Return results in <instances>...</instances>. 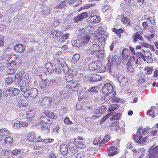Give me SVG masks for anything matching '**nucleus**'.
<instances>
[{
	"instance_id": "nucleus-1",
	"label": "nucleus",
	"mask_w": 158,
	"mask_h": 158,
	"mask_svg": "<svg viewBox=\"0 0 158 158\" xmlns=\"http://www.w3.org/2000/svg\"><path fill=\"white\" fill-rule=\"evenodd\" d=\"M94 13V11L83 12L74 17L73 20L75 23H77L86 18L89 16V17L87 19L89 23H97L100 21V18L95 15L92 16V14Z\"/></svg>"
},
{
	"instance_id": "nucleus-2",
	"label": "nucleus",
	"mask_w": 158,
	"mask_h": 158,
	"mask_svg": "<svg viewBox=\"0 0 158 158\" xmlns=\"http://www.w3.org/2000/svg\"><path fill=\"white\" fill-rule=\"evenodd\" d=\"M150 129L149 127H147L144 129H143L142 127H139L135 135L134 136V140L139 144H143L147 142V137L143 138V136L145 135V133L148 132Z\"/></svg>"
},
{
	"instance_id": "nucleus-3",
	"label": "nucleus",
	"mask_w": 158,
	"mask_h": 158,
	"mask_svg": "<svg viewBox=\"0 0 158 158\" xmlns=\"http://www.w3.org/2000/svg\"><path fill=\"white\" fill-rule=\"evenodd\" d=\"M90 36H83L80 38L72 41V45L77 47H82L86 45L89 41Z\"/></svg>"
},
{
	"instance_id": "nucleus-4",
	"label": "nucleus",
	"mask_w": 158,
	"mask_h": 158,
	"mask_svg": "<svg viewBox=\"0 0 158 158\" xmlns=\"http://www.w3.org/2000/svg\"><path fill=\"white\" fill-rule=\"evenodd\" d=\"M98 31L97 34H96L95 36L98 38L100 43H104L108 36V33L105 31L101 26L98 27Z\"/></svg>"
},
{
	"instance_id": "nucleus-5",
	"label": "nucleus",
	"mask_w": 158,
	"mask_h": 158,
	"mask_svg": "<svg viewBox=\"0 0 158 158\" xmlns=\"http://www.w3.org/2000/svg\"><path fill=\"white\" fill-rule=\"evenodd\" d=\"M108 62L109 63V68L110 69V65L111 64L116 66H118L121 62V59L117 55L113 56L111 57V56L109 55L107 58Z\"/></svg>"
},
{
	"instance_id": "nucleus-6",
	"label": "nucleus",
	"mask_w": 158,
	"mask_h": 158,
	"mask_svg": "<svg viewBox=\"0 0 158 158\" xmlns=\"http://www.w3.org/2000/svg\"><path fill=\"white\" fill-rule=\"evenodd\" d=\"M94 27L92 26H89L86 28H83L81 30V32L83 34L89 35L90 36L96 35V33L94 31Z\"/></svg>"
},
{
	"instance_id": "nucleus-7",
	"label": "nucleus",
	"mask_w": 158,
	"mask_h": 158,
	"mask_svg": "<svg viewBox=\"0 0 158 158\" xmlns=\"http://www.w3.org/2000/svg\"><path fill=\"white\" fill-rule=\"evenodd\" d=\"M149 158H158V145L152 146L149 150Z\"/></svg>"
},
{
	"instance_id": "nucleus-8",
	"label": "nucleus",
	"mask_w": 158,
	"mask_h": 158,
	"mask_svg": "<svg viewBox=\"0 0 158 158\" xmlns=\"http://www.w3.org/2000/svg\"><path fill=\"white\" fill-rule=\"evenodd\" d=\"M102 91L105 94H109L113 92L114 89L112 86L110 84L106 83L102 87Z\"/></svg>"
},
{
	"instance_id": "nucleus-9",
	"label": "nucleus",
	"mask_w": 158,
	"mask_h": 158,
	"mask_svg": "<svg viewBox=\"0 0 158 158\" xmlns=\"http://www.w3.org/2000/svg\"><path fill=\"white\" fill-rule=\"evenodd\" d=\"M27 140L32 142L34 141L38 142L42 141L43 139L40 138V136H36L34 132H31L28 134Z\"/></svg>"
},
{
	"instance_id": "nucleus-10",
	"label": "nucleus",
	"mask_w": 158,
	"mask_h": 158,
	"mask_svg": "<svg viewBox=\"0 0 158 158\" xmlns=\"http://www.w3.org/2000/svg\"><path fill=\"white\" fill-rule=\"evenodd\" d=\"M19 87L21 91L24 93L23 95L25 98H27L30 96V89H28V87L27 86V85H23L22 83H21V82H20L19 83Z\"/></svg>"
},
{
	"instance_id": "nucleus-11",
	"label": "nucleus",
	"mask_w": 158,
	"mask_h": 158,
	"mask_svg": "<svg viewBox=\"0 0 158 158\" xmlns=\"http://www.w3.org/2000/svg\"><path fill=\"white\" fill-rule=\"evenodd\" d=\"M56 62H57L60 65L63 72L64 73H67L69 72V68L66 65L64 60L62 58H59L56 59Z\"/></svg>"
},
{
	"instance_id": "nucleus-12",
	"label": "nucleus",
	"mask_w": 158,
	"mask_h": 158,
	"mask_svg": "<svg viewBox=\"0 0 158 158\" xmlns=\"http://www.w3.org/2000/svg\"><path fill=\"white\" fill-rule=\"evenodd\" d=\"M100 49V47L99 45L96 44H91L89 46V52L95 55Z\"/></svg>"
},
{
	"instance_id": "nucleus-13",
	"label": "nucleus",
	"mask_w": 158,
	"mask_h": 158,
	"mask_svg": "<svg viewBox=\"0 0 158 158\" xmlns=\"http://www.w3.org/2000/svg\"><path fill=\"white\" fill-rule=\"evenodd\" d=\"M128 62L133 66L138 67L141 64V62L137 59L135 58L134 56H131L129 59Z\"/></svg>"
},
{
	"instance_id": "nucleus-14",
	"label": "nucleus",
	"mask_w": 158,
	"mask_h": 158,
	"mask_svg": "<svg viewBox=\"0 0 158 158\" xmlns=\"http://www.w3.org/2000/svg\"><path fill=\"white\" fill-rule=\"evenodd\" d=\"M118 79L119 81L120 85L122 86H124L127 84L128 79L126 76L123 75H120L118 76Z\"/></svg>"
},
{
	"instance_id": "nucleus-15",
	"label": "nucleus",
	"mask_w": 158,
	"mask_h": 158,
	"mask_svg": "<svg viewBox=\"0 0 158 158\" xmlns=\"http://www.w3.org/2000/svg\"><path fill=\"white\" fill-rule=\"evenodd\" d=\"M30 81V78L29 75L28 74H26L23 76L18 81L19 86V83L21 82V83L27 85V84Z\"/></svg>"
},
{
	"instance_id": "nucleus-16",
	"label": "nucleus",
	"mask_w": 158,
	"mask_h": 158,
	"mask_svg": "<svg viewBox=\"0 0 158 158\" xmlns=\"http://www.w3.org/2000/svg\"><path fill=\"white\" fill-rule=\"evenodd\" d=\"M99 65H100V63L98 61H96L90 63L89 64L88 68L90 71L97 72V69H98Z\"/></svg>"
},
{
	"instance_id": "nucleus-17",
	"label": "nucleus",
	"mask_w": 158,
	"mask_h": 158,
	"mask_svg": "<svg viewBox=\"0 0 158 158\" xmlns=\"http://www.w3.org/2000/svg\"><path fill=\"white\" fill-rule=\"evenodd\" d=\"M40 122L43 124H51V120H50L47 115L45 114L41 116L40 118Z\"/></svg>"
},
{
	"instance_id": "nucleus-18",
	"label": "nucleus",
	"mask_w": 158,
	"mask_h": 158,
	"mask_svg": "<svg viewBox=\"0 0 158 158\" xmlns=\"http://www.w3.org/2000/svg\"><path fill=\"white\" fill-rule=\"evenodd\" d=\"M122 60H126L128 58L130 55V52L129 49L126 48H124L122 52Z\"/></svg>"
},
{
	"instance_id": "nucleus-19",
	"label": "nucleus",
	"mask_w": 158,
	"mask_h": 158,
	"mask_svg": "<svg viewBox=\"0 0 158 158\" xmlns=\"http://www.w3.org/2000/svg\"><path fill=\"white\" fill-rule=\"evenodd\" d=\"M142 52H139L140 56L143 60L145 61L146 60V58L150 56L151 53L150 52L145 51L143 49L142 50Z\"/></svg>"
},
{
	"instance_id": "nucleus-20",
	"label": "nucleus",
	"mask_w": 158,
	"mask_h": 158,
	"mask_svg": "<svg viewBox=\"0 0 158 158\" xmlns=\"http://www.w3.org/2000/svg\"><path fill=\"white\" fill-rule=\"evenodd\" d=\"M117 147H110L109 149L107 150L108 151V155L109 156H112L116 155L117 153Z\"/></svg>"
},
{
	"instance_id": "nucleus-21",
	"label": "nucleus",
	"mask_w": 158,
	"mask_h": 158,
	"mask_svg": "<svg viewBox=\"0 0 158 158\" xmlns=\"http://www.w3.org/2000/svg\"><path fill=\"white\" fill-rule=\"evenodd\" d=\"M68 149V146L66 144H63L60 146V152L63 155H65L67 153Z\"/></svg>"
},
{
	"instance_id": "nucleus-22",
	"label": "nucleus",
	"mask_w": 158,
	"mask_h": 158,
	"mask_svg": "<svg viewBox=\"0 0 158 158\" xmlns=\"http://www.w3.org/2000/svg\"><path fill=\"white\" fill-rule=\"evenodd\" d=\"M10 134V132L6 128L0 129V137H2L3 139Z\"/></svg>"
},
{
	"instance_id": "nucleus-23",
	"label": "nucleus",
	"mask_w": 158,
	"mask_h": 158,
	"mask_svg": "<svg viewBox=\"0 0 158 158\" xmlns=\"http://www.w3.org/2000/svg\"><path fill=\"white\" fill-rule=\"evenodd\" d=\"M157 111L156 108L153 106L151 107L150 109L149 110V112H148L147 114L149 115L152 118H154L155 116V114H156V112Z\"/></svg>"
},
{
	"instance_id": "nucleus-24",
	"label": "nucleus",
	"mask_w": 158,
	"mask_h": 158,
	"mask_svg": "<svg viewBox=\"0 0 158 158\" xmlns=\"http://www.w3.org/2000/svg\"><path fill=\"white\" fill-rule=\"evenodd\" d=\"M47 81L45 80H42L39 81L38 85V87L40 89H45L47 86Z\"/></svg>"
},
{
	"instance_id": "nucleus-25",
	"label": "nucleus",
	"mask_w": 158,
	"mask_h": 158,
	"mask_svg": "<svg viewBox=\"0 0 158 158\" xmlns=\"http://www.w3.org/2000/svg\"><path fill=\"white\" fill-rule=\"evenodd\" d=\"M52 102V99L49 97H45L43 98L42 101V103L48 106L50 105Z\"/></svg>"
},
{
	"instance_id": "nucleus-26",
	"label": "nucleus",
	"mask_w": 158,
	"mask_h": 158,
	"mask_svg": "<svg viewBox=\"0 0 158 158\" xmlns=\"http://www.w3.org/2000/svg\"><path fill=\"white\" fill-rule=\"evenodd\" d=\"M132 38L133 40L134 43L136 42L138 40L143 41V38L142 36L138 33H136L134 34L132 37Z\"/></svg>"
},
{
	"instance_id": "nucleus-27",
	"label": "nucleus",
	"mask_w": 158,
	"mask_h": 158,
	"mask_svg": "<svg viewBox=\"0 0 158 158\" xmlns=\"http://www.w3.org/2000/svg\"><path fill=\"white\" fill-rule=\"evenodd\" d=\"M44 114L47 115L50 120L51 118L55 119L57 118V115H55L53 113L49 111H45L44 112Z\"/></svg>"
},
{
	"instance_id": "nucleus-28",
	"label": "nucleus",
	"mask_w": 158,
	"mask_h": 158,
	"mask_svg": "<svg viewBox=\"0 0 158 158\" xmlns=\"http://www.w3.org/2000/svg\"><path fill=\"white\" fill-rule=\"evenodd\" d=\"M89 79L90 80L92 81H97L101 79V77L99 75L94 74L91 76Z\"/></svg>"
},
{
	"instance_id": "nucleus-29",
	"label": "nucleus",
	"mask_w": 158,
	"mask_h": 158,
	"mask_svg": "<svg viewBox=\"0 0 158 158\" xmlns=\"http://www.w3.org/2000/svg\"><path fill=\"white\" fill-rule=\"evenodd\" d=\"M10 57L11 60H10V63L9 64H10V65H12V66H15L16 65V63L15 62H14L16 60V59H17L18 56L13 54L12 56H10Z\"/></svg>"
},
{
	"instance_id": "nucleus-30",
	"label": "nucleus",
	"mask_w": 158,
	"mask_h": 158,
	"mask_svg": "<svg viewBox=\"0 0 158 158\" xmlns=\"http://www.w3.org/2000/svg\"><path fill=\"white\" fill-rule=\"evenodd\" d=\"M15 49L19 52H21L24 50L25 48L24 47H23L22 44H19L15 46Z\"/></svg>"
},
{
	"instance_id": "nucleus-31",
	"label": "nucleus",
	"mask_w": 158,
	"mask_h": 158,
	"mask_svg": "<svg viewBox=\"0 0 158 158\" xmlns=\"http://www.w3.org/2000/svg\"><path fill=\"white\" fill-rule=\"evenodd\" d=\"M45 68L48 72L51 73L54 71L52 64L50 62H47L45 64Z\"/></svg>"
},
{
	"instance_id": "nucleus-32",
	"label": "nucleus",
	"mask_w": 158,
	"mask_h": 158,
	"mask_svg": "<svg viewBox=\"0 0 158 158\" xmlns=\"http://www.w3.org/2000/svg\"><path fill=\"white\" fill-rule=\"evenodd\" d=\"M30 96L32 97H35L38 94L37 90L35 88H32L30 89Z\"/></svg>"
},
{
	"instance_id": "nucleus-33",
	"label": "nucleus",
	"mask_w": 158,
	"mask_h": 158,
	"mask_svg": "<svg viewBox=\"0 0 158 158\" xmlns=\"http://www.w3.org/2000/svg\"><path fill=\"white\" fill-rule=\"evenodd\" d=\"M104 53V50L100 49L98 52H97V53L95 55L98 58L101 59L105 55Z\"/></svg>"
},
{
	"instance_id": "nucleus-34",
	"label": "nucleus",
	"mask_w": 158,
	"mask_h": 158,
	"mask_svg": "<svg viewBox=\"0 0 158 158\" xmlns=\"http://www.w3.org/2000/svg\"><path fill=\"white\" fill-rule=\"evenodd\" d=\"M132 65L129 62L127 63L126 67L128 72L131 73H133L134 71V69L132 67Z\"/></svg>"
},
{
	"instance_id": "nucleus-35",
	"label": "nucleus",
	"mask_w": 158,
	"mask_h": 158,
	"mask_svg": "<svg viewBox=\"0 0 158 158\" xmlns=\"http://www.w3.org/2000/svg\"><path fill=\"white\" fill-rule=\"evenodd\" d=\"M122 114L120 113H117L115 114L113 116L110 118L111 120H118L120 119Z\"/></svg>"
},
{
	"instance_id": "nucleus-36",
	"label": "nucleus",
	"mask_w": 158,
	"mask_h": 158,
	"mask_svg": "<svg viewBox=\"0 0 158 158\" xmlns=\"http://www.w3.org/2000/svg\"><path fill=\"white\" fill-rule=\"evenodd\" d=\"M8 67L7 69V72L8 74H13L15 72V69L13 68L14 66H12V65L10 64L8 65Z\"/></svg>"
},
{
	"instance_id": "nucleus-37",
	"label": "nucleus",
	"mask_w": 158,
	"mask_h": 158,
	"mask_svg": "<svg viewBox=\"0 0 158 158\" xmlns=\"http://www.w3.org/2000/svg\"><path fill=\"white\" fill-rule=\"evenodd\" d=\"M80 58V55L78 54H75L73 55L72 62L73 64H75L78 61Z\"/></svg>"
},
{
	"instance_id": "nucleus-38",
	"label": "nucleus",
	"mask_w": 158,
	"mask_h": 158,
	"mask_svg": "<svg viewBox=\"0 0 158 158\" xmlns=\"http://www.w3.org/2000/svg\"><path fill=\"white\" fill-rule=\"evenodd\" d=\"M56 67L55 69V72L58 74L60 73L61 71V69L60 65L57 62L56 63Z\"/></svg>"
},
{
	"instance_id": "nucleus-39",
	"label": "nucleus",
	"mask_w": 158,
	"mask_h": 158,
	"mask_svg": "<svg viewBox=\"0 0 158 158\" xmlns=\"http://www.w3.org/2000/svg\"><path fill=\"white\" fill-rule=\"evenodd\" d=\"M13 140L12 137L8 136L5 139L4 142L6 144L10 145L12 144Z\"/></svg>"
},
{
	"instance_id": "nucleus-40",
	"label": "nucleus",
	"mask_w": 158,
	"mask_h": 158,
	"mask_svg": "<svg viewBox=\"0 0 158 158\" xmlns=\"http://www.w3.org/2000/svg\"><path fill=\"white\" fill-rule=\"evenodd\" d=\"M121 21L125 24H127V26L130 25V20L127 17H124L121 18Z\"/></svg>"
},
{
	"instance_id": "nucleus-41",
	"label": "nucleus",
	"mask_w": 158,
	"mask_h": 158,
	"mask_svg": "<svg viewBox=\"0 0 158 158\" xmlns=\"http://www.w3.org/2000/svg\"><path fill=\"white\" fill-rule=\"evenodd\" d=\"M141 45L144 47L149 48L153 51L155 50V49L154 48L153 46L148 43L142 42L141 43Z\"/></svg>"
},
{
	"instance_id": "nucleus-42",
	"label": "nucleus",
	"mask_w": 158,
	"mask_h": 158,
	"mask_svg": "<svg viewBox=\"0 0 158 158\" xmlns=\"http://www.w3.org/2000/svg\"><path fill=\"white\" fill-rule=\"evenodd\" d=\"M106 70V68L105 66L103 65H99L97 69V72H105Z\"/></svg>"
},
{
	"instance_id": "nucleus-43",
	"label": "nucleus",
	"mask_w": 158,
	"mask_h": 158,
	"mask_svg": "<svg viewBox=\"0 0 158 158\" xmlns=\"http://www.w3.org/2000/svg\"><path fill=\"white\" fill-rule=\"evenodd\" d=\"M113 31L119 37H121V34L123 33V29L121 28L119 29H114L113 30Z\"/></svg>"
},
{
	"instance_id": "nucleus-44",
	"label": "nucleus",
	"mask_w": 158,
	"mask_h": 158,
	"mask_svg": "<svg viewBox=\"0 0 158 158\" xmlns=\"http://www.w3.org/2000/svg\"><path fill=\"white\" fill-rule=\"evenodd\" d=\"M69 36V34L68 33L64 34L61 37L60 40V41L61 42H64L66 39H68Z\"/></svg>"
},
{
	"instance_id": "nucleus-45",
	"label": "nucleus",
	"mask_w": 158,
	"mask_h": 158,
	"mask_svg": "<svg viewBox=\"0 0 158 158\" xmlns=\"http://www.w3.org/2000/svg\"><path fill=\"white\" fill-rule=\"evenodd\" d=\"M66 5L65 2H61L57 5L56 6L55 8L62 9L64 8Z\"/></svg>"
},
{
	"instance_id": "nucleus-46",
	"label": "nucleus",
	"mask_w": 158,
	"mask_h": 158,
	"mask_svg": "<svg viewBox=\"0 0 158 158\" xmlns=\"http://www.w3.org/2000/svg\"><path fill=\"white\" fill-rule=\"evenodd\" d=\"M98 90V89L97 87H91L88 89V91H86V92L87 93L89 92L92 93L93 92H97Z\"/></svg>"
},
{
	"instance_id": "nucleus-47",
	"label": "nucleus",
	"mask_w": 158,
	"mask_h": 158,
	"mask_svg": "<svg viewBox=\"0 0 158 158\" xmlns=\"http://www.w3.org/2000/svg\"><path fill=\"white\" fill-rule=\"evenodd\" d=\"M118 105L117 104H114L111 105L109 107V112L112 111L114 110H116L118 109Z\"/></svg>"
},
{
	"instance_id": "nucleus-48",
	"label": "nucleus",
	"mask_w": 158,
	"mask_h": 158,
	"mask_svg": "<svg viewBox=\"0 0 158 158\" xmlns=\"http://www.w3.org/2000/svg\"><path fill=\"white\" fill-rule=\"evenodd\" d=\"M68 111L67 107H63L60 110V115H62L67 113Z\"/></svg>"
},
{
	"instance_id": "nucleus-49",
	"label": "nucleus",
	"mask_w": 158,
	"mask_h": 158,
	"mask_svg": "<svg viewBox=\"0 0 158 158\" xmlns=\"http://www.w3.org/2000/svg\"><path fill=\"white\" fill-rule=\"evenodd\" d=\"M110 136L109 135H106L101 141V143L102 144L105 143L108 141L110 139Z\"/></svg>"
},
{
	"instance_id": "nucleus-50",
	"label": "nucleus",
	"mask_w": 158,
	"mask_h": 158,
	"mask_svg": "<svg viewBox=\"0 0 158 158\" xmlns=\"http://www.w3.org/2000/svg\"><path fill=\"white\" fill-rule=\"evenodd\" d=\"M50 10L49 8H46L44 9L42 11L43 14L44 15L48 16L50 14Z\"/></svg>"
},
{
	"instance_id": "nucleus-51",
	"label": "nucleus",
	"mask_w": 158,
	"mask_h": 158,
	"mask_svg": "<svg viewBox=\"0 0 158 158\" xmlns=\"http://www.w3.org/2000/svg\"><path fill=\"white\" fill-rule=\"evenodd\" d=\"M19 92V90L15 88L11 89V93L14 95H18Z\"/></svg>"
},
{
	"instance_id": "nucleus-52",
	"label": "nucleus",
	"mask_w": 158,
	"mask_h": 158,
	"mask_svg": "<svg viewBox=\"0 0 158 158\" xmlns=\"http://www.w3.org/2000/svg\"><path fill=\"white\" fill-rule=\"evenodd\" d=\"M42 130L44 132L48 133L50 131V129L47 125H43Z\"/></svg>"
},
{
	"instance_id": "nucleus-53",
	"label": "nucleus",
	"mask_w": 158,
	"mask_h": 158,
	"mask_svg": "<svg viewBox=\"0 0 158 158\" xmlns=\"http://www.w3.org/2000/svg\"><path fill=\"white\" fill-rule=\"evenodd\" d=\"M34 112L31 111H29L27 112V117L28 118H30L34 116ZM30 119V118L29 119V120Z\"/></svg>"
},
{
	"instance_id": "nucleus-54",
	"label": "nucleus",
	"mask_w": 158,
	"mask_h": 158,
	"mask_svg": "<svg viewBox=\"0 0 158 158\" xmlns=\"http://www.w3.org/2000/svg\"><path fill=\"white\" fill-rule=\"evenodd\" d=\"M60 127L59 126H56L52 129V132L54 133L57 134L59 133Z\"/></svg>"
},
{
	"instance_id": "nucleus-55",
	"label": "nucleus",
	"mask_w": 158,
	"mask_h": 158,
	"mask_svg": "<svg viewBox=\"0 0 158 158\" xmlns=\"http://www.w3.org/2000/svg\"><path fill=\"white\" fill-rule=\"evenodd\" d=\"M60 96L62 98L64 99L67 98L68 94L64 91L61 92L60 94Z\"/></svg>"
},
{
	"instance_id": "nucleus-56",
	"label": "nucleus",
	"mask_w": 158,
	"mask_h": 158,
	"mask_svg": "<svg viewBox=\"0 0 158 158\" xmlns=\"http://www.w3.org/2000/svg\"><path fill=\"white\" fill-rule=\"evenodd\" d=\"M94 4H92L91 3L87 4L84 5L83 6V7H82V8L83 9H87L93 6H94ZM81 10L82 9V8H81Z\"/></svg>"
},
{
	"instance_id": "nucleus-57",
	"label": "nucleus",
	"mask_w": 158,
	"mask_h": 158,
	"mask_svg": "<svg viewBox=\"0 0 158 158\" xmlns=\"http://www.w3.org/2000/svg\"><path fill=\"white\" fill-rule=\"evenodd\" d=\"M69 72L71 75L72 76H74L76 75L77 73V72L76 71V70L74 69L73 70H69Z\"/></svg>"
},
{
	"instance_id": "nucleus-58",
	"label": "nucleus",
	"mask_w": 158,
	"mask_h": 158,
	"mask_svg": "<svg viewBox=\"0 0 158 158\" xmlns=\"http://www.w3.org/2000/svg\"><path fill=\"white\" fill-rule=\"evenodd\" d=\"M43 139V140H42V141H43L44 143H50L54 140V139H52L47 138L44 139Z\"/></svg>"
},
{
	"instance_id": "nucleus-59",
	"label": "nucleus",
	"mask_w": 158,
	"mask_h": 158,
	"mask_svg": "<svg viewBox=\"0 0 158 158\" xmlns=\"http://www.w3.org/2000/svg\"><path fill=\"white\" fill-rule=\"evenodd\" d=\"M64 122L69 125H70L72 124V122L68 118H66L64 120Z\"/></svg>"
},
{
	"instance_id": "nucleus-60",
	"label": "nucleus",
	"mask_w": 158,
	"mask_h": 158,
	"mask_svg": "<svg viewBox=\"0 0 158 158\" xmlns=\"http://www.w3.org/2000/svg\"><path fill=\"white\" fill-rule=\"evenodd\" d=\"M145 81V80L144 78L142 77H140L137 80V83L138 84H139L140 85L143 82H144Z\"/></svg>"
},
{
	"instance_id": "nucleus-61",
	"label": "nucleus",
	"mask_w": 158,
	"mask_h": 158,
	"mask_svg": "<svg viewBox=\"0 0 158 158\" xmlns=\"http://www.w3.org/2000/svg\"><path fill=\"white\" fill-rule=\"evenodd\" d=\"M6 83L9 85L11 84L13 81V79L12 78L9 77L6 78Z\"/></svg>"
},
{
	"instance_id": "nucleus-62",
	"label": "nucleus",
	"mask_w": 158,
	"mask_h": 158,
	"mask_svg": "<svg viewBox=\"0 0 158 158\" xmlns=\"http://www.w3.org/2000/svg\"><path fill=\"white\" fill-rule=\"evenodd\" d=\"M145 70L146 71V74H149L152 71V69L151 67H147L146 68Z\"/></svg>"
},
{
	"instance_id": "nucleus-63",
	"label": "nucleus",
	"mask_w": 158,
	"mask_h": 158,
	"mask_svg": "<svg viewBox=\"0 0 158 158\" xmlns=\"http://www.w3.org/2000/svg\"><path fill=\"white\" fill-rule=\"evenodd\" d=\"M119 124V122L118 121H115L110 123V127H114L117 126Z\"/></svg>"
},
{
	"instance_id": "nucleus-64",
	"label": "nucleus",
	"mask_w": 158,
	"mask_h": 158,
	"mask_svg": "<svg viewBox=\"0 0 158 158\" xmlns=\"http://www.w3.org/2000/svg\"><path fill=\"white\" fill-rule=\"evenodd\" d=\"M73 80V77L70 75L67 76L66 77V83H68V82H69L70 81H71Z\"/></svg>"
}]
</instances>
